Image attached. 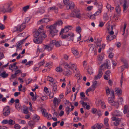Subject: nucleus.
Returning a JSON list of instances; mask_svg holds the SVG:
<instances>
[{
    "label": "nucleus",
    "mask_w": 129,
    "mask_h": 129,
    "mask_svg": "<svg viewBox=\"0 0 129 129\" xmlns=\"http://www.w3.org/2000/svg\"><path fill=\"white\" fill-rule=\"evenodd\" d=\"M63 23V22L61 20H59L56 21L54 24H56V27L57 25H61Z\"/></svg>",
    "instance_id": "obj_31"
},
{
    "label": "nucleus",
    "mask_w": 129,
    "mask_h": 129,
    "mask_svg": "<svg viewBox=\"0 0 129 129\" xmlns=\"http://www.w3.org/2000/svg\"><path fill=\"white\" fill-rule=\"evenodd\" d=\"M123 11H125L127 8L128 6L127 5V1L126 0H124L123 1Z\"/></svg>",
    "instance_id": "obj_14"
},
{
    "label": "nucleus",
    "mask_w": 129,
    "mask_h": 129,
    "mask_svg": "<svg viewBox=\"0 0 129 129\" xmlns=\"http://www.w3.org/2000/svg\"><path fill=\"white\" fill-rule=\"evenodd\" d=\"M64 66L65 68H68L70 69H72L73 68L75 69V70L77 71V67L76 64H73L71 62L69 64L65 63L64 64Z\"/></svg>",
    "instance_id": "obj_5"
},
{
    "label": "nucleus",
    "mask_w": 129,
    "mask_h": 129,
    "mask_svg": "<svg viewBox=\"0 0 129 129\" xmlns=\"http://www.w3.org/2000/svg\"><path fill=\"white\" fill-rule=\"evenodd\" d=\"M55 40H53L50 42V44L48 45L49 46L51 47L52 49L55 45Z\"/></svg>",
    "instance_id": "obj_29"
},
{
    "label": "nucleus",
    "mask_w": 129,
    "mask_h": 129,
    "mask_svg": "<svg viewBox=\"0 0 129 129\" xmlns=\"http://www.w3.org/2000/svg\"><path fill=\"white\" fill-rule=\"evenodd\" d=\"M49 9L50 10H57V8L56 7L54 6L50 7Z\"/></svg>",
    "instance_id": "obj_59"
},
{
    "label": "nucleus",
    "mask_w": 129,
    "mask_h": 129,
    "mask_svg": "<svg viewBox=\"0 0 129 129\" xmlns=\"http://www.w3.org/2000/svg\"><path fill=\"white\" fill-rule=\"evenodd\" d=\"M14 8V7H13L12 8L9 7V8H7V9H4L3 11L4 12V13L9 12L11 13L12 12V10H13Z\"/></svg>",
    "instance_id": "obj_17"
},
{
    "label": "nucleus",
    "mask_w": 129,
    "mask_h": 129,
    "mask_svg": "<svg viewBox=\"0 0 129 129\" xmlns=\"http://www.w3.org/2000/svg\"><path fill=\"white\" fill-rule=\"evenodd\" d=\"M74 6L75 5L73 2H70L68 6H69L68 9H73L74 8Z\"/></svg>",
    "instance_id": "obj_21"
},
{
    "label": "nucleus",
    "mask_w": 129,
    "mask_h": 129,
    "mask_svg": "<svg viewBox=\"0 0 129 129\" xmlns=\"http://www.w3.org/2000/svg\"><path fill=\"white\" fill-rule=\"evenodd\" d=\"M81 29L80 26H78L76 27V31L77 32L79 33L81 32Z\"/></svg>",
    "instance_id": "obj_44"
},
{
    "label": "nucleus",
    "mask_w": 129,
    "mask_h": 129,
    "mask_svg": "<svg viewBox=\"0 0 129 129\" xmlns=\"http://www.w3.org/2000/svg\"><path fill=\"white\" fill-rule=\"evenodd\" d=\"M98 125V123H96L93 126L91 127L92 129H96V128Z\"/></svg>",
    "instance_id": "obj_64"
},
{
    "label": "nucleus",
    "mask_w": 129,
    "mask_h": 129,
    "mask_svg": "<svg viewBox=\"0 0 129 129\" xmlns=\"http://www.w3.org/2000/svg\"><path fill=\"white\" fill-rule=\"evenodd\" d=\"M72 17H76L77 18L81 19L82 15L80 13L79 11L78 10H76L74 11L70 15Z\"/></svg>",
    "instance_id": "obj_4"
},
{
    "label": "nucleus",
    "mask_w": 129,
    "mask_h": 129,
    "mask_svg": "<svg viewBox=\"0 0 129 129\" xmlns=\"http://www.w3.org/2000/svg\"><path fill=\"white\" fill-rule=\"evenodd\" d=\"M35 124V122L34 121L32 120L28 122L29 125L31 126V128L33 127V125Z\"/></svg>",
    "instance_id": "obj_30"
},
{
    "label": "nucleus",
    "mask_w": 129,
    "mask_h": 129,
    "mask_svg": "<svg viewBox=\"0 0 129 129\" xmlns=\"http://www.w3.org/2000/svg\"><path fill=\"white\" fill-rule=\"evenodd\" d=\"M97 83V81H95L93 82V83L92 85V87L93 90H94L96 88Z\"/></svg>",
    "instance_id": "obj_23"
},
{
    "label": "nucleus",
    "mask_w": 129,
    "mask_h": 129,
    "mask_svg": "<svg viewBox=\"0 0 129 129\" xmlns=\"http://www.w3.org/2000/svg\"><path fill=\"white\" fill-rule=\"evenodd\" d=\"M44 61V60H43V61L40 62L38 64L39 66V67L42 66L45 63V62Z\"/></svg>",
    "instance_id": "obj_63"
},
{
    "label": "nucleus",
    "mask_w": 129,
    "mask_h": 129,
    "mask_svg": "<svg viewBox=\"0 0 129 129\" xmlns=\"http://www.w3.org/2000/svg\"><path fill=\"white\" fill-rule=\"evenodd\" d=\"M66 111L67 112V114L68 115L69 114L70 111V108L69 107H67L66 109Z\"/></svg>",
    "instance_id": "obj_42"
},
{
    "label": "nucleus",
    "mask_w": 129,
    "mask_h": 129,
    "mask_svg": "<svg viewBox=\"0 0 129 129\" xmlns=\"http://www.w3.org/2000/svg\"><path fill=\"white\" fill-rule=\"evenodd\" d=\"M115 92L119 94H120L122 93L121 90L119 88H116L115 89Z\"/></svg>",
    "instance_id": "obj_24"
},
{
    "label": "nucleus",
    "mask_w": 129,
    "mask_h": 129,
    "mask_svg": "<svg viewBox=\"0 0 129 129\" xmlns=\"http://www.w3.org/2000/svg\"><path fill=\"white\" fill-rule=\"evenodd\" d=\"M108 119L107 118H106L104 120V124L105 125L107 126H108L109 124L108 123Z\"/></svg>",
    "instance_id": "obj_33"
},
{
    "label": "nucleus",
    "mask_w": 129,
    "mask_h": 129,
    "mask_svg": "<svg viewBox=\"0 0 129 129\" xmlns=\"http://www.w3.org/2000/svg\"><path fill=\"white\" fill-rule=\"evenodd\" d=\"M8 74H6L5 72H3L0 75V76L3 78H6L8 76Z\"/></svg>",
    "instance_id": "obj_28"
},
{
    "label": "nucleus",
    "mask_w": 129,
    "mask_h": 129,
    "mask_svg": "<svg viewBox=\"0 0 129 129\" xmlns=\"http://www.w3.org/2000/svg\"><path fill=\"white\" fill-rule=\"evenodd\" d=\"M104 58V55L103 54H100L99 55L98 59L100 62L99 64L101 63L103 59Z\"/></svg>",
    "instance_id": "obj_19"
},
{
    "label": "nucleus",
    "mask_w": 129,
    "mask_h": 129,
    "mask_svg": "<svg viewBox=\"0 0 129 129\" xmlns=\"http://www.w3.org/2000/svg\"><path fill=\"white\" fill-rule=\"evenodd\" d=\"M23 112L25 114H27L28 113V108L27 107H26L25 108V109H23Z\"/></svg>",
    "instance_id": "obj_51"
},
{
    "label": "nucleus",
    "mask_w": 129,
    "mask_h": 129,
    "mask_svg": "<svg viewBox=\"0 0 129 129\" xmlns=\"http://www.w3.org/2000/svg\"><path fill=\"white\" fill-rule=\"evenodd\" d=\"M56 28L55 24H54L48 27V28L50 29V34L52 37L56 35L58 32V31L56 29Z\"/></svg>",
    "instance_id": "obj_3"
},
{
    "label": "nucleus",
    "mask_w": 129,
    "mask_h": 129,
    "mask_svg": "<svg viewBox=\"0 0 129 129\" xmlns=\"http://www.w3.org/2000/svg\"><path fill=\"white\" fill-rule=\"evenodd\" d=\"M61 36V37L62 39H64L68 37H70L71 38L73 37L74 36V34L73 33H70L68 35H64L63 34V33L61 34H60Z\"/></svg>",
    "instance_id": "obj_8"
},
{
    "label": "nucleus",
    "mask_w": 129,
    "mask_h": 129,
    "mask_svg": "<svg viewBox=\"0 0 129 129\" xmlns=\"http://www.w3.org/2000/svg\"><path fill=\"white\" fill-rule=\"evenodd\" d=\"M95 15L93 14L90 16V18L91 19H95Z\"/></svg>",
    "instance_id": "obj_56"
},
{
    "label": "nucleus",
    "mask_w": 129,
    "mask_h": 129,
    "mask_svg": "<svg viewBox=\"0 0 129 129\" xmlns=\"http://www.w3.org/2000/svg\"><path fill=\"white\" fill-rule=\"evenodd\" d=\"M123 101V98L122 97L120 98L118 100V102L117 103H118V105L119 104H122ZM118 106H119L118 105Z\"/></svg>",
    "instance_id": "obj_37"
},
{
    "label": "nucleus",
    "mask_w": 129,
    "mask_h": 129,
    "mask_svg": "<svg viewBox=\"0 0 129 129\" xmlns=\"http://www.w3.org/2000/svg\"><path fill=\"white\" fill-rule=\"evenodd\" d=\"M105 64V65H104L103 66H104L105 68L106 65V67L107 69H110V67L108 65V61H107L106 63H104V64Z\"/></svg>",
    "instance_id": "obj_47"
},
{
    "label": "nucleus",
    "mask_w": 129,
    "mask_h": 129,
    "mask_svg": "<svg viewBox=\"0 0 129 129\" xmlns=\"http://www.w3.org/2000/svg\"><path fill=\"white\" fill-rule=\"evenodd\" d=\"M70 2L69 0H63V2L64 5H66L67 7H68L69 5Z\"/></svg>",
    "instance_id": "obj_32"
},
{
    "label": "nucleus",
    "mask_w": 129,
    "mask_h": 129,
    "mask_svg": "<svg viewBox=\"0 0 129 129\" xmlns=\"http://www.w3.org/2000/svg\"><path fill=\"white\" fill-rule=\"evenodd\" d=\"M55 45L57 47H59L60 46L62 45V42L61 41H56L55 40Z\"/></svg>",
    "instance_id": "obj_16"
},
{
    "label": "nucleus",
    "mask_w": 129,
    "mask_h": 129,
    "mask_svg": "<svg viewBox=\"0 0 129 129\" xmlns=\"http://www.w3.org/2000/svg\"><path fill=\"white\" fill-rule=\"evenodd\" d=\"M101 10L102 9H99L98 10V11L96 12L94 14L95 15V16L99 15L101 13Z\"/></svg>",
    "instance_id": "obj_41"
},
{
    "label": "nucleus",
    "mask_w": 129,
    "mask_h": 129,
    "mask_svg": "<svg viewBox=\"0 0 129 129\" xmlns=\"http://www.w3.org/2000/svg\"><path fill=\"white\" fill-rule=\"evenodd\" d=\"M47 79L49 81L51 82H53L54 81V80L51 77L49 76H47Z\"/></svg>",
    "instance_id": "obj_39"
},
{
    "label": "nucleus",
    "mask_w": 129,
    "mask_h": 129,
    "mask_svg": "<svg viewBox=\"0 0 129 129\" xmlns=\"http://www.w3.org/2000/svg\"><path fill=\"white\" fill-rule=\"evenodd\" d=\"M72 53L76 58H77L79 57V53L77 50L72 49Z\"/></svg>",
    "instance_id": "obj_13"
},
{
    "label": "nucleus",
    "mask_w": 129,
    "mask_h": 129,
    "mask_svg": "<svg viewBox=\"0 0 129 129\" xmlns=\"http://www.w3.org/2000/svg\"><path fill=\"white\" fill-rule=\"evenodd\" d=\"M12 4V2L11 1H9L6 5H7L8 6V8H9L10 7Z\"/></svg>",
    "instance_id": "obj_50"
},
{
    "label": "nucleus",
    "mask_w": 129,
    "mask_h": 129,
    "mask_svg": "<svg viewBox=\"0 0 129 129\" xmlns=\"http://www.w3.org/2000/svg\"><path fill=\"white\" fill-rule=\"evenodd\" d=\"M116 37L114 35H109L107 37L106 39L108 42L113 40Z\"/></svg>",
    "instance_id": "obj_15"
},
{
    "label": "nucleus",
    "mask_w": 129,
    "mask_h": 129,
    "mask_svg": "<svg viewBox=\"0 0 129 129\" xmlns=\"http://www.w3.org/2000/svg\"><path fill=\"white\" fill-rule=\"evenodd\" d=\"M16 64H17V62H15L13 64H10V66L11 68H12L13 67H15Z\"/></svg>",
    "instance_id": "obj_60"
},
{
    "label": "nucleus",
    "mask_w": 129,
    "mask_h": 129,
    "mask_svg": "<svg viewBox=\"0 0 129 129\" xmlns=\"http://www.w3.org/2000/svg\"><path fill=\"white\" fill-rule=\"evenodd\" d=\"M29 6H26L23 7V10L24 12H26L27 11V10L29 9Z\"/></svg>",
    "instance_id": "obj_34"
},
{
    "label": "nucleus",
    "mask_w": 129,
    "mask_h": 129,
    "mask_svg": "<svg viewBox=\"0 0 129 129\" xmlns=\"http://www.w3.org/2000/svg\"><path fill=\"white\" fill-rule=\"evenodd\" d=\"M33 63V61H30L28 62H27L26 64L25 65H30L31 64H32Z\"/></svg>",
    "instance_id": "obj_58"
},
{
    "label": "nucleus",
    "mask_w": 129,
    "mask_h": 129,
    "mask_svg": "<svg viewBox=\"0 0 129 129\" xmlns=\"http://www.w3.org/2000/svg\"><path fill=\"white\" fill-rule=\"evenodd\" d=\"M56 71L57 72H62L63 71V70L62 68L59 67H57L56 68Z\"/></svg>",
    "instance_id": "obj_36"
},
{
    "label": "nucleus",
    "mask_w": 129,
    "mask_h": 129,
    "mask_svg": "<svg viewBox=\"0 0 129 129\" xmlns=\"http://www.w3.org/2000/svg\"><path fill=\"white\" fill-rule=\"evenodd\" d=\"M71 26L69 25L65 27V28L64 29H62L60 32V34H61V33H66L68 32L69 30L68 29L69 27H71Z\"/></svg>",
    "instance_id": "obj_12"
},
{
    "label": "nucleus",
    "mask_w": 129,
    "mask_h": 129,
    "mask_svg": "<svg viewBox=\"0 0 129 129\" xmlns=\"http://www.w3.org/2000/svg\"><path fill=\"white\" fill-rule=\"evenodd\" d=\"M112 90V89H111L110 90L109 88L108 87H107L106 88V94L107 96H108L109 94H110V93H111V90ZM111 94H112L111 93Z\"/></svg>",
    "instance_id": "obj_27"
},
{
    "label": "nucleus",
    "mask_w": 129,
    "mask_h": 129,
    "mask_svg": "<svg viewBox=\"0 0 129 129\" xmlns=\"http://www.w3.org/2000/svg\"><path fill=\"white\" fill-rule=\"evenodd\" d=\"M5 28L4 25L2 24L0 22V29L1 30H3Z\"/></svg>",
    "instance_id": "obj_48"
},
{
    "label": "nucleus",
    "mask_w": 129,
    "mask_h": 129,
    "mask_svg": "<svg viewBox=\"0 0 129 129\" xmlns=\"http://www.w3.org/2000/svg\"><path fill=\"white\" fill-rule=\"evenodd\" d=\"M40 119L39 117L38 116H36L34 117L33 118V120L35 121H38Z\"/></svg>",
    "instance_id": "obj_45"
},
{
    "label": "nucleus",
    "mask_w": 129,
    "mask_h": 129,
    "mask_svg": "<svg viewBox=\"0 0 129 129\" xmlns=\"http://www.w3.org/2000/svg\"><path fill=\"white\" fill-rule=\"evenodd\" d=\"M15 107L16 108H17V104L19 102V100L18 99H17L15 100Z\"/></svg>",
    "instance_id": "obj_54"
},
{
    "label": "nucleus",
    "mask_w": 129,
    "mask_h": 129,
    "mask_svg": "<svg viewBox=\"0 0 129 129\" xmlns=\"http://www.w3.org/2000/svg\"><path fill=\"white\" fill-rule=\"evenodd\" d=\"M97 109L96 108H93L92 109L91 112L93 114L95 113L96 112H97Z\"/></svg>",
    "instance_id": "obj_52"
},
{
    "label": "nucleus",
    "mask_w": 129,
    "mask_h": 129,
    "mask_svg": "<svg viewBox=\"0 0 129 129\" xmlns=\"http://www.w3.org/2000/svg\"><path fill=\"white\" fill-rule=\"evenodd\" d=\"M37 96L36 95L35 96L32 97L31 99L33 101H36V100L37 98Z\"/></svg>",
    "instance_id": "obj_57"
},
{
    "label": "nucleus",
    "mask_w": 129,
    "mask_h": 129,
    "mask_svg": "<svg viewBox=\"0 0 129 129\" xmlns=\"http://www.w3.org/2000/svg\"><path fill=\"white\" fill-rule=\"evenodd\" d=\"M128 109V106L127 105H125L124 107L123 112L124 114H126L127 112V110Z\"/></svg>",
    "instance_id": "obj_35"
},
{
    "label": "nucleus",
    "mask_w": 129,
    "mask_h": 129,
    "mask_svg": "<svg viewBox=\"0 0 129 129\" xmlns=\"http://www.w3.org/2000/svg\"><path fill=\"white\" fill-rule=\"evenodd\" d=\"M8 120H4L2 122V123L3 124H5L8 123Z\"/></svg>",
    "instance_id": "obj_61"
},
{
    "label": "nucleus",
    "mask_w": 129,
    "mask_h": 129,
    "mask_svg": "<svg viewBox=\"0 0 129 129\" xmlns=\"http://www.w3.org/2000/svg\"><path fill=\"white\" fill-rule=\"evenodd\" d=\"M111 93L112 94V98L111 97H109L108 98V101L109 103L111 105L113 106H116L117 108H118L119 107L118 103L113 101L114 99L115 96L114 93V91L113 90H111Z\"/></svg>",
    "instance_id": "obj_2"
},
{
    "label": "nucleus",
    "mask_w": 129,
    "mask_h": 129,
    "mask_svg": "<svg viewBox=\"0 0 129 129\" xmlns=\"http://www.w3.org/2000/svg\"><path fill=\"white\" fill-rule=\"evenodd\" d=\"M90 51H93L94 52H95L96 49H95V46H91L90 48Z\"/></svg>",
    "instance_id": "obj_53"
},
{
    "label": "nucleus",
    "mask_w": 129,
    "mask_h": 129,
    "mask_svg": "<svg viewBox=\"0 0 129 129\" xmlns=\"http://www.w3.org/2000/svg\"><path fill=\"white\" fill-rule=\"evenodd\" d=\"M61 100L60 99H58L56 98H55L53 100V104L55 107L57 106L60 103Z\"/></svg>",
    "instance_id": "obj_11"
},
{
    "label": "nucleus",
    "mask_w": 129,
    "mask_h": 129,
    "mask_svg": "<svg viewBox=\"0 0 129 129\" xmlns=\"http://www.w3.org/2000/svg\"><path fill=\"white\" fill-rule=\"evenodd\" d=\"M44 49L48 51H51L52 49L48 45H44Z\"/></svg>",
    "instance_id": "obj_18"
},
{
    "label": "nucleus",
    "mask_w": 129,
    "mask_h": 129,
    "mask_svg": "<svg viewBox=\"0 0 129 129\" xmlns=\"http://www.w3.org/2000/svg\"><path fill=\"white\" fill-rule=\"evenodd\" d=\"M71 90L70 88H67V91L66 93V94L67 95L71 91Z\"/></svg>",
    "instance_id": "obj_55"
},
{
    "label": "nucleus",
    "mask_w": 129,
    "mask_h": 129,
    "mask_svg": "<svg viewBox=\"0 0 129 129\" xmlns=\"http://www.w3.org/2000/svg\"><path fill=\"white\" fill-rule=\"evenodd\" d=\"M80 103L82 105L83 107H84L85 106H86L87 105V103L84 102L83 101H80Z\"/></svg>",
    "instance_id": "obj_43"
},
{
    "label": "nucleus",
    "mask_w": 129,
    "mask_h": 129,
    "mask_svg": "<svg viewBox=\"0 0 129 129\" xmlns=\"http://www.w3.org/2000/svg\"><path fill=\"white\" fill-rule=\"evenodd\" d=\"M43 28L42 26L41 28H39L34 35V38L33 41L34 43L36 44L41 43L43 40L46 37V35L43 31Z\"/></svg>",
    "instance_id": "obj_1"
},
{
    "label": "nucleus",
    "mask_w": 129,
    "mask_h": 129,
    "mask_svg": "<svg viewBox=\"0 0 129 129\" xmlns=\"http://www.w3.org/2000/svg\"><path fill=\"white\" fill-rule=\"evenodd\" d=\"M65 75L66 76L70 75L71 74V72L69 70H68L67 71H65L64 72Z\"/></svg>",
    "instance_id": "obj_40"
},
{
    "label": "nucleus",
    "mask_w": 129,
    "mask_h": 129,
    "mask_svg": "<svg viewBox=\"0 0 129 129\" xmlns=\"http://www.w3.org/2000/svg\"><path fill=\"white\" fill-rule=\"evenodd\" d=\"M14 128L15 129H19L20 128V126L19 124H16L14 126Z\"/></svg>",
    "instance_id": "obj_49"
},
{
    "label": "nucleus",
    "mask_w": 129,
    "mask_h": 129,
    "mask_svg": "<svg viewBox=\"0 0 129 129\" xmlns=\"http://www.w3.org/2000/svg\"><path fill=\"white\" fill-rule=\"evenodd\" d=\"M49 21V19L44 18L43 19V23H45L48 22Z\"/></svg>",
    "instance_id": "obj_46"
},
{
    "label": "nucleus",
    "mask_w": 129,
    "mask_h": 129,
    "mask_svg": "<svg viewBox=\"0 0 129 129\" xmlns=\"http://www.w3.org/2000/svg\"><path fill=\"white\" fill-rule=\"evenodd\" d=\"M121 119L120 118H118L117 119L114 123V125L115 126H117L119 125V123L121 122Z\"/></svg>",
    "instance_id": "obj_22"
},
{
    "label": "nucleus",
    "mask_w": 129,
    "mask_h": 129,
    "mask_svg": "<svg viewBox=\"0 0 129 129\" xmlns=\"http://www.w3.org/2000/svg\"><path fill=\"white\" fill-rule=\"evenodd\" d=\"M25 23H23L21 25H18L16 27V29L17 31H22L25 27V26L24 24Z\"/></svg>",
    "instance_id": "obj_10"
},
{
    "label": "nucleus",
    "mask_w": 129,
    "mask_h": 129,
    "mask_svg": "<svg viewBox=\"0 0 129 129\" xmlns=\"http://www.w3.org/2000/svg\"><path fill=\"white\" fill-rule=\"evenodd\" d=\"M103 125L102 123L98 124L97 126V129H101L103 126Z\"/></svg>",
    "instance_id": "obj_38"
},
{
    "label": "nucleus",
    "mask_w": 129,
    "mask_h": 129,
    "mask_svg": "<svg viewBox=\"0 0 129 129\" xmlns=\"http://www.w3.org/2000/svg\"><path fill=\"white\" fill-rule=\"evenodd\" d=\"M3 114L4 116H6L9 115L10 113V108L9 106H6L3 109Z\"/></svg>",
    "instance_id": "obj_7"
},
{
    "label": "nucleus",
    "mask_w": 129,
    "mask_h": 129,
    "mask_svg": "<svg viewBox=\"0 0 129 129\" xmlns=\"http://www.w3.org/2000/svg\"><path fill=\"white\" fill-rule=\"evenodd\" d=\"M94 42L96 44L97 47L98 48V47L100 46V45L101 44V41L99 40V39H97L96 40L95 39V41H94Z\"/></svg>",
    "instance_id": "obj_20"
},
{
    "label": "nucleus",
    "mask_w": 129,
    "mask_h": 129,
    "mask_svg": "<svg viewBox=\"0 0 129 129\" xmlns=\"http://www.w3.org/2000/svg\"><path fill=\"white\" fill-rule=\"evenodd\" d=\"M41 111L43 115L46 117L48 119H50L52 117L51 115L50 114H49L47 112H46V110L44 109H42Z\"/></svg>",
    "instance_id": "obj_9"
},
{
    "label": "nucleus",
    "mask_w": 129,
    "mask_h": 129,
    "mask_svg": "<svg viewBox=\"0 0 129 129\" xmlns=\"http://www.w3.org/2000/svg\"><path fill=\"white\" fill-rule=\"evenodd\" d=\"M105 64H103L100 66V68L98 74L97 76H95L94 77L95 79H99L102 77L103 74L102 70H104V69L102 68V67L104 65H105Z\"/></svg>",
    "instance_id": "obj_6"
},
{
    "label": "nucleus",
    "mask_w": 129,
    "mask_h": 129,
    "mask_svg": "<svg viewBox=\"0 0 129 129\" xmlns=\"http://www.w3.org/2000/svg\"><path fill=\"white\" fill-rule=\"evenodd\" d=\"M116 11L118 14H119L120 13V8L119 5L117 6L115 8Z\"/></svg>",
    "instance_id": "obj_25"
},
{
    "label": "nucleus",
    "mask_w": 129,
    "mask_h": 129,
    "mask_svg": "<svg viewBox=\"0 0 129 129\" xmlns=\"http://www.w3.org/2000/svg\"><path fill=\"white\" fill-rule=\"evenodd\" d=\"M8 123L9 124L12 125L14 124L15 123V121L13 120L10 119L9 120H8Z\"/></svg>",
    "instance_id": "obj_26"
},
{
    "label": "nucleus",
    "mask_w": 129,
    "mask_h": 129,
    "mask_svg": "<svg viewBox=\"0 0 129 129\" xmlns=\"http://www.w3.org/2000/svg\"><path fill=\"white\" fill-rule=\"evenodd\" d=\"M16 44L17 45V49H20L21 48L20 46L21 45V43L19 42L17 44Z\"/></svg>",
    "instance_id": "obj_62"
}]
</instances>
